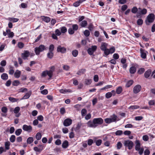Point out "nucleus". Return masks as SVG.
Listing matches in <instances>:
<instances>
[{
  "mask_svg": "<svg viewBox=\"0 0 155 155\" xmlns=\"http://www.w3.org/2000/svg\"><path fill=\"white\" fill-rule=\"evenodd\" d=\"M88 28L90 31H92L94 29V26L92 23H91L89 25Z\"/></svg>",
  "mask_w": 155,
  "mask_h": 155,
  "instance_id": "obj_52",
  "label": "nucleus"
},
{
  "mask_svg": "<svg viewBox=\"0 0 155 155\" xmlns=\"http://www.w3.org/2000/svg\"><path fill=\"white\" fill-rule=\"evenodd\" d=\"M28 91V89L26 88L22 87L19 89V92H24Z\"/></svg>",
  "mask_w": 155,
  "mask_h": 155,
  "instance_id": "obj_53",
  "label": "nucleus"
},
{
  "mask_svg": "<svg viewBox=\"0 0 155 155\" xmlns=\"http://www.w3.org/2000/svg\"><path fill=\"white\" fill-rule=\"evenodd\" d=\"M113 58L115 60H117L119 58V55L117 53H115L113 54Z\"/></svg>",
  "mask_w": 155,
  "mask_h": 155,
  "instance_id": "obj_60",
  "label": "nucleus"
},
{
  "mask_svg": "<svg viewBox=\"0 0 155 155\" xmlns=\"http://www.w3.org/2000/svg\"><path fill=\"white\" fill-rule=\"evenodd\" d=\"M18 48L21 49L24 47V45L22 42H19L18 43Z\"/></svg>",
  "mask_w": 155,
  "mask_h": 155,
  "instance_id": "obj_54",
  "label": "nucleus"
},
{
  "mask_svg": "<svg viewBox=\"0 0 155 155\" xmlns=\"http://www.w3.org/2000/svg\"><path fill=\"white\" fill-rule=\"evenodd\" d=\"M54 49V46L53 45H51L49 47V51L52 52Z\"/></svg>",
  "mask_w": 155,
  "mask_h": 155,
  "instance_id": "obj_57",
  "label": "nucleus"
},
{
  "mask_svg": "<svg viewBox=\"0 0 155 155\" xmlns=\"http://www.w3.org/2000/svg\"><path fill=\"white\" fill-rule=\"evenodd\" d=\"M15 136L13 135H12L10 138V140L12 143L14 142L15 141Z\"/></svg>",
  "mask_w": 155,
  "mask_h": 155,
  "instance_id": "obj_38",
  "label": "nucleus"
},
{
  "mask_svg": "<svg viewBox=\"0 0 155 155\" xmlns=\"http://www.w3.org/2000/svg\"><path fill=\"white\" fill-rule=\"evenodd\" d=\"M145 70V69L143 68H140L138 71V73L139 74H141L144 72Z\"/></svg>",
  "mask_w": 155,
  "mask_h": 155,
  "instance_id": "obj_48",
  "label": "nucleus"
},
{
  "mask_svg": "<svg viewBox=\"0 0 155 155\" xmlns=\"http://www.w3.org/2000/svg\"><path fill=\"white\" fill-rule=\"evenodd\" d=\"M20 82L19 81L17 80H16L14 81L13 82V85L14 86H17L19 85Z\"/></svg>",
  "mask_w": 155,
  "mask_h": 155,
  "instance_id": "obj_61",
  "label": "nucleus"
},
{
  "mask_svg": "<svg viewBox=\"0 0 155 155\" xmlns=\"http://www.w3.org/2000/svg\"><path fill=\"white\" fill-rule=\"evenodd\" d=\"M6 61L5 60L2 61L0 62V65L2 66H5L6 65Z\"/></svg>",
  "mask_w": 155,
  "mask_h": 155,
  "instance_id": "obj_55",
  "label": "nucleus"
},
{
  "mask_svg": "<svg viewBox=\"0 0 155 155\" xmlns=\"http://www.w3.org/2000/svg\"><path fill=\"white\" fill-rule=\"evenodd\" d=\"M8 109L6 107H3L2 108V111L4 113H6L7 112Z\"/></svg>",
  "mask_w": 155,
  "mask_h": 155,
  "instance_id": "obj_59",
  "label": "nucleus"
},
{
  "mask_svg": "<svg viewBox=\"0 0 155 155\" xmlns=\"http://www.w3.org/2000/svg\"><path fill=\"white\" fill-rule=\"evenodd\" d=\"M22 129L25 131L30 132L32 130V127L30 125L28 126L27 125L25 124L23 126Z\"/></svg>",
  "mask_w": 155,
  "mask_h": 155,
  "instance_id": "obj_12",
  "label": "nucleus"
},
{
  "mask_svg": "<svg viewBox=\"0 0 155 155\" xmlns=\"http://www.w3.org/2000/svg\"><path fill=\"white\" fill-rule=\"evenodd\" d=\"M103 120L101 118H95L93 121L89 120L87 123V126L89 127L95 128L98 125H101L103 124Z\"/></svg>",
  "mask_w": 155,
  "mask_h": 155,
  "instance_id": "obj_1",
  "label": "nucleus"
},
{
  "mask_svg": "<svg viewBox=\"0 0 155 155\" xmlns=\"http://www.w3.org/2000/svg\"><path fill=\"white\" fill-rule=\"evenodd\" d=\"M30 55V53L28 51H25L24 52L21 54V57L23 59L25 60Z\"/></svg>",
  "mask_w": 155,
  "mask_h": 155,
  "instance_id": "obj_16",
  "label": "nucleus"
},
{
  "mask_svg": "<svg viewBox=\"0 0 155 155\" xmlns=\"http://www.w3.org/2000/svg\"><path fill=\"white\" fill-rule=\"evenodd\" d=\"M8 19L10 21L14 22L18 21L19 20L18 19L14 18H9Z\"/></svg>",
  "mask_w": 155,
  "mask_h": 155,
  "instance_id": "obj_34",
  "label": "nucleus"
},
{
  "mask_svg": "<svg viewBox=\"0 0 155 155\" xmlns=\"http://www.w3.org/2000/svg\"><path fill=\"white\" fill-rule=\"evenodd\" d=\"M60 113L62 114H64L65 113V110L64 107H62L60 109Z\"/></svg>",
  "mask_w": 155,
  "mask_h": 155,
  "instance_id": "obj_58",
  "label": "nucleus"
},
{
  "mask_svg": "<svg viewBox=\"0 0 155 155\" xmlns=\"http://www.w3.org/2000/svg\"><path fill=\"white\" fill-rule=\"evenodd\" d=\"M133 82L134 81L132 80H131L128 81L126 84V87H129L133 84Z\"/></svg>",
  "mask_w": 155,
  "mask_h": 155,
  "instance_id": "obj_25",
  "label": "nucleus"
},
{
  "mask_svg": "<svg viewBox=\"0 0 155 155\" xmlns=\"http://www.w3.org/2000/svg\"><path fill=\"white\" fill-rule=\"evenodd\" d=\"M86 71V70L84 69H82L79 70L77 73V74L78 75H81L83 74Z\"/></svg>",
  "mask_w": 155,
  "mask_h": 155,
  "instance_id": "obj_27",
  "label": "nucleus"
},
{
  "mask_svg": "<svg viewBox=\"0 0 155 155\" xmlns=\"http://www.w3.org/2000/svg\"><path fill=\"white\" fill-rule=\"evenodd\" d=\"M68 145V142L67 140H65L62 143V146L64 148H67Z\"/></svg>",
  "mask_w": 155,
  "mask_h": 155,
  "instance_id": "obj_24",
  "label": "nucleus"
},
{
  "mask_svg": "<svg viewBox=\"0 0 155 155\" xmlns=\"http://www.w3.org/2000/svg\"><path fill=\"white\" fill-rule=\"evenodd\" d=\"M112 96V94L111 92H108L105 94V97L107 98H110Z\"/></svg>",
  "mask_w": 155,
  "mask_h": 155,
  "instance_id": "obj_49",
  "label": "nucleus"
},
{
  "mask_svg": "<svg viewBox=\"0 0 155 155\" xmlns=\"http://www.w3.org/2000/svg\"><path fill=\"white\" fill-rule=\"evenodd\" d=\"M99 78L98 75H95L94 77V81L97 82L98 81Z\"/></svg>",
  "mask_w": 155,
  "mask_h": 155,
  "instance_id": "obj_64",
  "label": "nucleus"
},
{
  "mask_svg": "<svg viewBox=\"0 0 155 155\" xmlns=\"http://www.w3.org/2000/svg\"><path fill=\"white\" fill-rule=\"evenodd\" d=\"M141 89V86L140 85H136L134 88L133 92L135 94H137L140 91Z\"/></svg>",
  "mask_w": 155,
  "mask_h": 155,
  "instance_id": "obj_14",
  "label": "nucleus"
},
{
  "mask_svg": "<svg viewBox=\"0 0 155 155\" xmlns=\"http://www.w3.org/2000/svg\"><path fill=\"white\" fill-rule=\"evenodd\" d=\"M61 141L59 139H57L55 141V143L56 145H59L61 144Z\"/></svg>",
  "mask_w": 155,
  "mask_h": 155,
  "instance_id": "obj_63",
  "label": "nucleus"
},
{
  "mask_svg": "<svg viewBox=\"0 0 155 155\" xmlns=\"http://www.w3.org/2000/svg\"><path fill=\"white\" fill-rule=\"evenodd\" d=\"M139 106L138 105H133L130 106L129 109L131 110L137 109L139 108Z\"/></svg>",
  "mask_w": 155,
  "mask_h": 155,
  "instance_id": "obj_43",
  "label": "nucleus"
},
{
  "mask_svg": "<svg viewBox=\"0 0 155 155\" xmlns=\"http://www.w3.org/2000/svg\"><path fill=\"white\" fill-rule=\"evenodd\" d=\"M123 133V131L121 130H118L116 131L115 132L116 135L120 136Z\"/></svg>",
  "mask_w": 155,
  "mask_h": 155,
  "instance_id": "obj_50",
  "label": "nucleus"
},
{
  "mask_svg": "<svg viewBox=\"0 0 155 155\" xmlns=\"http://www.w3.org/2000/svg\"><path fill=\"white\" fill-rule=\"evenodd\" d=\"M107 44L106 43H102L100 47L101 50L104 51V54L107 56L110 54H112L115 51L114 47H112L110 49L107 48Z\"/></svg>",
  "mask_w": 155,
  "mask_h": 155,
  "instance_id": "obj_2",
  "label": "nucleus"
},
{
  "mask_svg": "<svg viewBox=\"0 0 155 155\" xmlns=\"http://www.w3.org/2000/svg\"><path fill=\"white\" fill-rule=\"evenodd\" d=\"M54 54L53 52L49 51L47 54V57L50 58L51 59L53 56Z\"/></svg>",
  "mask_w": 155,
  "mask_h": 155,
  "instance_id": "obj_33",
  "label": "nucleus"
},
{
  "mask_svg": "<svg viewBox=\"0 0 155 155\" xmlns=\"http://www.w3.org/2000/svg\"><path fill=\"white\" fill-rule=\"evenodd\" d=\"M41 133L38 132L36 134L35 138L38 140H40L41 138Z\"/></svg>",
  "mask_w": 155,
  "mask_h": 155,
  "instance_id": "obj_32",
  "label": "nucleus"
},
{
  "mask_svg": "<svg viewBox=\"0 0 155 155\" xmlns=\"http://www.w3.org/2000/svg\"><path fill=\"white\" fill-rule=\"evenodd\" d=\"M31 91L26 93L25 94L22 98V99H26L28 98L31 96Z\"/></svg>",
  "mask_w": 155,
  "mask_h": 155,
  "instance_id": "obj_21",
  "label": "nucleus"
},
{
  "mask_svg": "<svg viewBox=\"0 0 155 155\" xmlns=\"http://www.w3.org/2000/svg\"><path fill=\"white\" fill-rule=\"evenodd\" d=\"M8 75L5 73H4L1 76V78L4 80H6L8 79Z\"/></svg>",
  "mask_w": 155,
  "mask_h": 155,
  "instance_id": "obj_23",
  "label": "nucleus"
},
{
  "mask_svg": "<svg viewBox=\"0 0 155 155\" xmlns=\"http://www.w3.org/2000/svg\"><path fill=\"white\" fill-rule=\"evenodd\" d=\"M129 70L131 74H134L136 71V68L134 66H132L130 68Z\"/></svg>",
  "mask_w": 155,
  "mask_h": 155,
  "instance_id": "obj_22",
  "label": "nucleus"
},
{
  "mask_svg": "<svg viewBox=\"0 0 155 155\" xmlns=\"http://www.w3.org/2000/svg\"><path fill=\"white\" fill-rule=\"evenodd\" d=\"M57 51L58 52L62 53H65L66 51V48L64 47L59 45L57 47Z\"/></svg>",
  "mask_w": 155,
  "mask_h": 155,
  "instance_id": "obj_13",
  "label": "nucleus"
},
{
  "mask_svg": "<svg viewBox=\"0 0 155 155\" xmlns=\"http://www.w3.org/2000/svg\"><path fill=\"white\" fill-rule=\"evenodd\" d=\"M71 26L68 29V31L70 35H73L75 31H77L78 29V26L77 24H72Z\"/></svg>",
  "mask_w": 155,
  "mask_h": 155,
  "instance_id": "obj_7",
  "label": "nucleus"
},
{
  "mask_svg": "<svg viewBox=\"0 0 155 155\" xmlns=\"http://www.w3.org/2000/svg\"><path fill=\"white\" fill-rule=\"evenodd\" d=\"M33 138L32 137H29L27 139V143L28 144H31L33 142Z\"/></svg>",
  "mask_w": 155,
  "mask_h": 155,
  "instance_id": "obj_36",
  "label": "nucleus"
},
{
  "mask_svg": "<svg viewBox=\"0 0 155 155\" xmlns=\"http://www.w3.org/2000/svg\"><path fill=\"white\" fill-rule=\"evenodd\" d=\"M155 19V15L153 14H149L147 17L145 22L147 25H149L150 23L153 22Z\"/></svg>",
  "mask_w": 155,
  "mask_h": 155,
  "instance_id": "obj_9",
  "label": "nucleus"
},
{
  "mask_svg": "<svg viewBox=\"0 0 155 155\" xmlns=\"http://www.w3.org/2000/svg\"><path fill=\"white\" fill-rule=\"evenodd\" d=\"M102 141L101 139H98L95 141L96 144L98 146H100L101 144Z\"/></svg>",
  "mask_w": 155,
  "mask_h": 155,
  "instance_id": "obj_41",
  "label": "nucleus"
},
{
  "mask_svg": "<svg viewBox=\"0 0 155 155\" xmlns=\"http://www.w3.org/2000/svg\"><path fill=\"white\" fill-rule=\"evenodd\" d=\"M137 10L138 9L136 7H134L131 9V12L134 14H135L137 13Z\"/></svg>",
  "mask_w": 155,
  "mask_h": 155,
  "instance_id": "obj_45",
  "label": "nucleus"
},
{
  "mask_svg": "<svg viewBox=\"0 0 155 155\" xmlns=\"http://www.w3.org/2000/svg\"><path fill=\"white\" fill-rule=\"evenodd\" d=\"M10 143L9 142H6L5 143V146L6 150H8L9 149V146Z\"/></svg>",
  "mask_w": 155,
  "mask_h": 155,
  "instance_id": "obj_31",
  "label": "nucleus"
},
{
  "mask_svg": "<svg viewBox=\"0 0 155 155\" xmlns=\"http://www.w3.org/2000/svg\"><path fill=\"white\" fill-rule=\"evenodd\" d=\"M122 91V88L121 87H118L116 89V93L117 94H120Z\"/></svg>",
  "mask_w": 155,
  "mask_h": 155,
  "instance_id": "obj_28",
  "label": "nucleus"
},
{
  "mask_svg": "<svg viewBox=\"0 0 155 155\" xmlns=\"http://www.w3.org/2000/svg\"><path fill=\"white\" fill-rule=\"evenodd\" d=\"M20 110V108L19 107H17L15 108L14 110V112L15 114L18 113Z\"/></svg>",
  "mask_w": 155,
  "mask_h": 155,
  "instance_id": "obj_47",
  "label": "nucleus"
},
{
  "mask_svg": "<svg viewBox=\"0 0 155 155\" xmlns=\"http://www.w3.org/2000/svg\"><path fill=\"white\" fill-rule=\"evenodd\" d=\"M22 130L21 129H19L16 130L15 134L17 136L19 135L22 132Z\"/></svg>",
  "mask_w": 155,
  "mask_h": 155,
  "instance_id": "obj_35",
  "label": "nucleus"
},
{
  "mask_svg": "<svg viewBox=\"0 0 155 155\" xmlns=\"http://www.w3.org/2000/svg\"><path fill=\"white\" fill-rule=\"evenodd\" d=\"M67 29L65 27H62L61 28V32L64 33L67 32Z\"/></svg>",
  "mask_w": 155,
  "mask_h": 155,
  "instance_id": "obj_40",
  "label": "nucleus"
},
{
  "mask_svg": "<svg viewBox=\"0 0 155 155\" xmlns=\"http://www.w3.org/2000/svg\"><path fill=\"white\" fill-rule=\"evenodd\" d=\"M72 120L68 118L65 119L64 121L63 124L66 127L70 126L72 123Z\"/></svg>",
  "mask_w": 155,
  "mask_h": 155,
  "instance_id": "obj_15",
  "label": "nucleus"
},
{
  "mask_svg": "<svg viewBox=\"0 0 155 155\" xmlns=\"http://www.w3.org/2000/svg\"><path fill=\"white\" fill-rule=\"evenodd\" d=\"M47 48L43 45H40L38 47H35L34 51L36 54L37 55H39L40 52H43Z\"/></svg>",
  "mask_w": 155,
  "mask_h": 155,
  "instance_id": "obj_5",
  "label": "nucleus"
},
{
  "mask_svg": "<svg viewBox=\"0 0 155 155\" xmlns=\"http://www.w3.org/2000/svg\"><path fill=\"white\" fill-rule=\"evenodd\" d=\"M43 149V148L41 149L36 147H35L34 148V150L35 151L39 152H41Z\"/></svg>",
  "mask_w": 155,
  "mask_h": 155,
  "instance_id": "obj_51",
  "label": "nucleus"
},
{
  "mask_svg": "<svg viewBox=\"0 0 155 155\" xmlns=\"http://www.w3.org/2000/svg\"><path fill=\"white\" fill-rule=\"evenodd\" d=\"M140 57L143 59H146L147 58V54L148 52L145 49L140 48Z\"/></svg>",
  "mask_w": 155,
  "mask_h": 155,
  "instance_id": "obj_11",
  "label": "nucleus"
},
{
  "mask_svg": "<svg viewBox=\"0 0 155 155\" xmlns=\"http://www.w3.org/2000/svg\"><path fill=\"white\" fill-rule=\"evenodd\" d=\"M86 0H79L73 3V6L75 7H77L80 5V4Z\"/></svg>",
  "mask_w": 155,
  "mask_h": 155,
  "instance_id": "obj_17",
  "label": "nucleus"
},
{
  "mask_svg": "<svg viewBox=\"0 0 155 155\" xmlns=\"http://www.w3.org/2000/svg\"><path fill=\"white\" fill-rule=\"evenodd\" d=\"M151 73V71L150 69L144 73V77L145 78H148Z\"/></svg>",
  "mask_w": 155,
  "mask_h": 155,
  "instance_id": "obj_19",
  "label": "nucleus"
},
{
  "mask_svg": "<svg viewBox=\"0 0 155 155\" xmlns=\"http://www.w3.org/2000/svg\"><path fill=\"white\" fill-rule=\"evenodd\" d=\"M8 99L10 101H11L12 102H16L17 101H18V99H16V98H15L14 97H9L8 98Z\"/></svg>",
  "mask_w": 155,
  "mask_h": 155,
  "instance_id": "obj_39",
  "label": "nucleus"
},
{
  "mask_svg": "<svg viewBox=\"0 0 155 155\" xmlns=\"http://www.w3.org/2000/svg\"><path fill=\"white\" fill-rule=\"evenodd\" d=\"M136 144L135 150L138 151V153L140 155L143 154L144 151V149L143 147H140L141 144L139 140H136L135 142Z\"/></svg>",
  "mask_w": 155,
  "mask_h": 155,
  "instance_id": "obj_3",
  "label": "nucleus"
},
{
  "mask_svg": "<svg viewBox=\"0 0 155 155\" xmlns=\"http://www.w3.org/2000/svg\"><path fill=\"white\" fill-rule=\"evenodd\" d=\"M55 67L54 66L51 67L50 70L49 71H45L42 72L41 76L42 77H45L47 75L49 76V78H51L53 75V72L54 70Z\"/></svg>",
  "mask_w": 155,
  "mask_h": 155,
  "instance_id": "obj_4",
  "label": "nucleus"
},
{
  "mask_svg": "<svg viewBox=\"0 0 155 155\" xmlns=\"http://www.w3.org/2000/svg\"><path fill=\"white\" fill-rule=\"evenodd\" d=\"M143 140L145 141H148L149 140L148 136L147 135L143 136Z\"/></svg>",
  "mask_w": 155,
  "mask_h": 155,
  "instance_id": "obj_56",
  "label": "nucleus"
},
{
  "mask_svg": "<svg viewBox=\"0 0 155 155\" xmlns=\"http://www.w3.org/2000/svg\"><path fill=\"white\" fill-rule=\"evenodd\" d=\"M140 14L142 15H145L147 12V10L145 8H143V9L141 10L140 11Z\"/></svg>",
  "mask_w": 155,
  "mask_h": 155,
  "instance_id": "obj_62",
  "label": "nucleus"
},
{
  "mask_svg": "<svg viewBox=\"0 0 155 155\" xmlns=\"http://www.w3.org/2000/svg\"><path fill=\"white\" fill-rule=\"evenodd\" d=\"M84 35L86 37H88L90 35V32L89 31L87 30H86L84 32Z\"/></svg>",
  "mask_w": 155,
  "mask_h": 155,
  "instance_id": "obj_46",
  "label": "nucleus"
},
{
  "mask_svg": "<svg viewBox=\"0 0 155 155\" xmlns=\"http://www.w3.org/2000/svg\"><path fill=\"white\" fill-rule=\"evenodd\" d=\"M21 74V72L18 70H16L14 73V76L16 78L20 77Z\"/></svg>",
  "mask_w": 155,
  "mask_h": 155,
  "instance_id": "obj_20",
  "label": "nucleus"
},
{
  "mask_svg": "<svg viewBox=\"0 0 155 155\" xmlns=\"http://www.w3.org/2000/svg\"><path fill=\"white\" fill-rule=\"evenodd\" d=\"M123 143L125 147H127L129 150H131L134 145L133 142L130 140H124Z\"/></svg>",
  "mask_w": 155,
  "mask_h": 155,
  "instance_id": "obj_8",
  "label": "nucleus"
},
{
  "mask_svg": "<svg viewBox=\"0 0 155 155\" xmlns=\"http://www.w3.org/2000/svg\"><path fill=\"white\" fill-rule=\"evenodd\" d=\"M87 24V22L86 20L82 21L80 23V25L82 27H85Z\"/></svg>",
  "mask_w": 155,
  "mask_h": 155,
  "instance_id": "obj_26",
  "label": "nucleus"
},
{
  "mask_svg": "<svg viewBox=\"0 0 155 155\" xmlns=\"http://www.w3.org/2000/svg\"><path fill=\"white\" fill-rule=\"evenodd\" d=\"M143 21L142 19L140 18L137 20V24L139 25H141L143 24Z\"/></svg>",
  "mask_w": 155,
  "mask_h": 155,
  "instance_id": "obj_44",
  "label": "nucleus"
},
{
  "mask_svg": "<svg viewBox=\"0 0 155 155\" xmlns=\"http://www.w3.org/2000/svg\"><path fill=\"white\" fill-rule=\"evenodd\" d=\"M117 118V116L115 114H113L110 118L105 119L104 121L106 123L109 124L112 122H116Z\"/></svg>",
  "mask_w": 155,
  "mask_h": 155,
  "instance_id": "obj_6",
  "label": "nucleus"
},
{
  "mask_svg": "<svg viewBox=\"0 0 155 155\" xmlns=\"http://www.w3.org/2000/svg\"><path fill=\"white\" fill-rule=\"evenodd\" d=\"M97 47L96 45L92 46L88 48L87 50L88 54L90 55H92L94 52L96 50Z\"/></svg>",
  "mask_w": 155,
  "mask_h": 155,
  "instance_id": "obj_10",
  "label": "nucleus"
},
{
  "mask_svg": "<svg viewBox=\"0 0 155 155\" xmlns=\"http://www.w3.org/2000/svg\"><path fill=\"white\" fill-rule=\"evenodd\" d=\"M78 54V51L77 50H74L72 51V54L74 57H77Z\"/></svg>",
  "mask_w": 155,
  "mask_h": 155,
  "instance_id": "obj_30",
  "label": "nucleus"
},
{
  "mask_svg": "<svg viewBox=\"0 0 155 155\" xmlns=\"http://www.w3.org/2000/svg\"><path fill=\"white\" fill-rule=\"evenodd\" d=\"M92 82V80L90 79H87L85 80L84 83L86 85H90Z\"/></svg>",
  "mask_w": 155,
  "mask_h": 155,
  "instance_id": "obj_29",
  "label": "nucleus"
},
{
  "mask_svg": "<svg viewBox=\"0 0 155 155\" xmlns=\"http://www.w3.org/2000/svg\"><path fill=\"white\" fill-rule=\"evenodd\" d=\"M41 17L42 20L46 23H48L50 21L51 18L49 17L43 16Z\"/></svg>",
  "mask_w": 155,
  "mask_h": 155,
  "instance_id": "obj_18",
  "label": "nucleus"
},
{
  "mask_svg": "<svg viewBox=\"0 0 155 155\" xmlns=\"http://www.w3.org/2000/svg\"><path fill=\"white\" fill-rule=\"evenodd\" d=\"M87 111L85 109H83L81 110V115L82 116H84L87 114Z\"/></svg>",
  "mask_w": 155,
  "mask_h": 155,
  "instance_id": "obj_37",
  "label": "nucleus"
},
{
  "mask_svg": "<svg viewBox=\"0 0 155 155\" xmlns=\"http://www.w3.org/2000/svg\"><path fill=\"white\" fill-rule=\"evenodd\" d=\"M122 143L120 142H118L117 144V149L118 150L120 149L122 147Z\"/></svg>",
  "mask_w": 155,
  "mask_h": 155,
  "instance_id": "obj_42",
  "label": "nucleus"
}]
</instances>
